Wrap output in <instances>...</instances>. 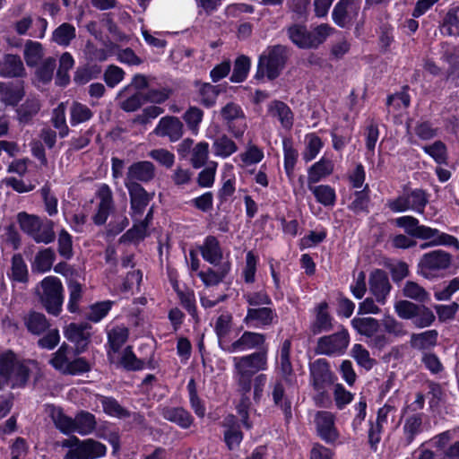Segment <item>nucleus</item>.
<instances>
[{"label":"nucleus","mask_w":459,"mask_h":459,"mask_svg":"<svg viewBox=\"0 0 459 459\" xmlns=\"http://www.w3.org/2000/svg\"><path fill=\"white\" fill-rule=\"evenodd\" d=\"M329 305L322 301L315 307V320L310 325V332L314 335L331 332L333 329V317L328 312Z\"/></svg>","instance_id":"nucleus-23"},{"label":"nucleus","mask_w":459,"mask_h":459,"mask_svg":"<svg viewBox=\"0 0 459 459\" xmlns=\"http://www.w3.org/2000/svg\"><path fill=\"white\" fill-rule=\"evenodd\" d=\"M233 316L230 313L221 314L216 319L214 333L218 339V345L221 350L226 352L227 346L231 342L230 333L231 331Z\"/></svg>","instance_id":"nucleus-33"},{"label":"nucleus","mask_w":459,"mask_h":459,"mask_svg":"<svg viewBox=\"0 0 459 459\" xmlns=\"http://www.w3.org/2000/svg\"><path fill=\"white\" fill-rule=\"evenodd\" d=\"M371 189L368 184L362 188L356 189L351 195L352 201L347 205V209L354 214H368L371 205Z\"/></svg>","instance_id":"nucleus-26"},{"label":"nucleus","mask_w":459,"mask_h":459,"mask_svg":"<svg viewBox=\"0 0 459 459\" xmlns=\"http://www.w3.org/2000/svg\"><path fill=\"white\" fill-rule=\"evenodd\" d=\"M309 377L313 389L320 396L325 395V388L334 383L337 379L331 370L330 363L326 359H316L309 363Z\"/></svg>","instance_id":"nucleus-11"},{"label":"nucleus","mask_w":459,"mask_h":459,"mask_svg":"<svg viewBox=\"0 0 459 459\" xmlns=\"http://www.w3.org/2000/svg\"><path fill=\"white\" fill-rule=\"evenodd\" d=\"M368 284L377 302H384L392 289L388 275L383 269H375L370 273Z\"/></svg>","instance_id":"nucleus-21"},{"label":"nucleus","mask_w":459,"mask_h":459,"mask_svg":"<svg viewBox=\"0 0 459 459\" xmlns=\"http://www.w3.org/2000/svg\"><path fill=\"white\" fill-rule=\"evenodd\" d=\"M183 123L178 117H162L153 129V134L160 137H168L170 142H178L184 133Z\"/></svg>","instance_id":"nucleus-19"},{"label":"nucleus","mask_w":459,"mask_h":459,"mask_svg":"<svg viewBox=\"0 0 459 459\" xmlns=\"http://www.w3.org/2000/svg\"><path fill=\"white\" fill-rule=\"evenodd\" d=\"M41 103L37 96L30 95L23 103L16 107L17 120L21 125H30L39 114Z\"/></svg>","instance_id":"nucleus-27"},{"label":"nucleus","mask_w":459,"mask_h":459,"mask_svg":"<svg viewBox=\"0 0 459 459\" xmlns=\"http://www.w3.org/2000/svg\"><path fill=\"white\" fill-rule=\"evenodd\" d=\"M350 342L351 336L348 329L340 325L336 333L317 339L315 351L316 354L329 357L342 356L345 354Z\"/></svg>","instance_id":"nucleus-9"},{"label":"nucleus","mask_w":459,"mask_h":459,"mask_svg":"<svg viewBox=\"0 0 459 459\" xmlns=\"http://www.w3.org/2000/svg\"><path fill=\"white\" fill-rule=\"evenodd\" d=\"M423 152L430 156L437 164H447V147L441 140L435 141L430 145L422 147Z\"/></svg>","instance_id":"nucleus-53"},{"label":"nucleus","mask_w":459,"mask_h":459,"mask_svg":"<svg viewBox=\"0 0 459 459\" xmlns=\"http://www.w3.org/2000/svg\"><path fill=\"white\" fill-rule=\"evenodd\" d=\"M114 304L115 301L113 300H103L91 304L87 319L92 323L100 322L108 316Z\"/></svg>","instance_id":"nucleus-55"},{"label":"nucleus","mask_w":459,"mask_h":459,"mask_svg":"<svg viewBox=\"0 0 459 459\" xmlns=\"http://www.w3.org/2000/svg\"><path fill=\"white\" fill-rule=\"evenodd\" d=\"M328 24L317 25L313 30H308L305 24L293 23L286 29L289 39L300 49L317 48L331 33Z\"/></svg>","instance_id":"nucleus-5"},{"label":"nucleus","mask_w":459,"mask_h":459,"mask_svg":"<svg viewBox=\"0 0 459 459\" xmlns=\"http://www.w3.org/2000/svg\"><path fill=\"white\" fill-rule=\"evenodd\" d=\"M62 446L68 448L63 459H98L106 456L108 448L103 443L93 439H80L73 435L62 441Z\"/></svg>","instance_id":"nucleus-7"},{"label":"nucleus","mask_w":459,"mask_h":459,"mask_svg":"<svg viewBox=\"0 0 459 459\" xmlns=\"http://www.w3.org/2000/svg\"><path fill=\"white\" fill-rule=\"evenodd\" d=\"M451 261L452 255L448 252L437 249L425 253L421 256L418 267L425 278H429L433 272L447 269Z\"/></svg>","instance_id":"nucleus-13"},{"label":"nucleus","mask_w":459,"mask_h":459,"mask_svg":"<svg viewBox=\"0 0 459 459\" xmlns=\"http://www.w3.org/2000/svg\"><path fill=\"white\" fill-rule=\"evenodd\" d=\"M125 186L130 198V215L134 220V217L144 213L154 194L148 193L140 183H125Z\"/></svg>","instance_id":"nucleus-14"},{"label":"nucleus","mask_w":459,"mask_h":459,"mask_svg":"<svg viewBox=\"0 0 459 459\" xmlns=\"http://www.w3.org/2000/svg\"><path fill=\"white\" fill-rule=\"evenodd\" d=\"M204 115V111L195 106L189 107L183 115V119L185 120L188 129L193 134H197L199 125L203 121Z\"/></svg>","instance_id":"nucleus-63"},{"label":"nucleus","mask_w":459,"mask_h":459,"mask_svg":"<svg viewBox=\"0 0 459 459\" xmlns=\"http://www.w3.org/2000/svg\"><path fill=\"white\" fill-rule=\"evenodd\" d=\"M403 438L401 441L403 446H409L422 432V413H414L406 418L403 427Z\"/></svg>","instance_id":"nucleus-34"},{"label":"nucleus","mask_w":459,"mask_h":459,"mask_svg":"<svg viewBox=\"0 0 459 459\" xmlns=\"http://www.w3.org/2000/svg\"><path fill=\"white\" fill-rule=\"evenodd\" d=\"M283 168L286 175L290 178L294 174V169L299 158V152L294 148L293 143L290 139H283Z\"/></svg>","instance_id":"nucleus-47"},{"label":"nucleus","mask_w":459,"mask_h":459,"mask_svg":"<svg viewBox=\"0 0 459 459\" xmlns=\"http://www.w3.org/2000/svg\"><path fill=\"white\" fill-rule=\"evenodd\" d=\"M403 294L404 297L414 299L418 302H427L429 299V292L415 281H408L403 289Z\"/></svg>","instance_id":"nucleus-59"},{"label":"nucleus","mask_w":459,"mask_h":459,"mask_svg":"<svg viewBox=\"0 0 459 459\" xmlns=\"http://www.w3.org/2000/svg\"><path fill=\"white\" fill-rule=\"evenodd\" d=\"M459 6H452L445 14L441 22V31L445 36H455L459 31Z\"/></svg>","instance_id":"nucleus-48"},{"label":"nucleus","mask_w":459,"mask_h":459,"mask_svg":"<svg viewBox=\"0 0 459 459\" xmlns=\"http://www.w3.org/2000/svg\"><path fill=\"white\" fill-rule=\"evenodd\" d=\"M330 135L333 148L336 152H342L352 139V129L334 127L331 130Z\"/></svg>","instance_id":"nucleus-54"},{"label":"nucleus","mask_w":459,"mask_h":459,"mask_svg":"<svg viewBox=\"0 0 459 459\" xmlns=\"http://www.w3.org/2000/svg\"><path fill=\"white\" fill-rule=\"evenodd\" d=\"M268 349L266 334L258 332L245 331L238 339L227 346V353H235L249 350L262 351Z\"/></svg>","instance_id":"nucleus-15"},{"label":"nucleus","mask_w":459,"mask_h":459,"mask_svg":"<svg viewBox=\"0 0 459 459\" xmlns=\"http://www.w3.org/2000/svg\"><path fill=\"white\" fill-rule=\"evenodd\" d=\"M56 66V62L54 57L46 58L35 71L37 80L43 84L49 83L53 79Z\"/></svg>","instance_id":"nucleus-60"},{"label":"nucleus","mask_w":459,"mask_h":459,"mask_svg":"<svg viewBox=\"0 0 459 459\" xmlns=\"http://www.w3.org/2000/svg\"><path fill=\"white\" fill-rule=\"evenodd\" d=\"M395 226L404 230L405 233L414 238L425 240V238L430 236V227L420 224V221L411 216L404 215L394 220Z\"/></svg>","instance_id":"nucleus-22"},{"label":"nucleus","mask_w":459,"mask_h":459,"mask_svg":"<svg viewBox=\"0 0 459 459\" xmlns=\"http://www.w3.org/2000/svg\"><path fill=\"white\" fill-rule=\"evenodd\" d=\"M333 167L334 165L331 160L322 157L307 169L308 185L318 183L323 178L330 176L333 171Z\"/></svg>","instance_id":"nucleus-36"},{"label":"nucleus","mask_w":459,"mask_h":459,"mask_svg":"<svg viewBox=\"0 0 459 459\" xmlns=\"http://www.w3.org/2000/svg\"><path fill=\"white\" fill-rule=\"evenodd\" d=\"M351 325L358 333L368 338L373 337L380 328V324L375 317H354Z\"/></svg>","instance_id":"nucleus-43"},{"label":"nucleus","mask_w":459,"mask_h":459,"mask_svg":"<svg viewBox=\"0 0 459 459\" xmlns=\"http://www.w3.org/2000/svg\"><path fill=\"white\" fill-rule=\"evenodd\" d=\"M279 370L281 377L273 385L272 398L275 406L281 408L286 420L292 417L291 401L285 394V385L293 386L297 383L290 358H280Z\"/></svg>","instance_id":"nucleus-4"},{"label":"nucleus","mask_w":459,"mask_h":459,"mask_svg":"<svg viewBox=\"0 0 459 459\" xmlns=\"http://www.w3.org/2000/svg\"><path fill=\"white\" fill-rule=\"evenodd\" d=\"M223 426L227 428L223 433V441L227 448L232 451L241 444L244 434L236 417L232 414L225 419Z\"/></svg>","instance_id":"nucleus-32"},{"label":"nucleus","mask_w":459,"mask_h":459,"mask_svg":"<svg viewBox=\"0 0 459 459\" xmlns=\"http://www.w3.org/2000/svg\"><path fill=\"white\" fill-rule=\"evenodd\" d=\"M53 40L61 46H67L76 37L74 25L64 22L53 31Z\"/></svg>","instance_id":"nucleus-57"},{"label":"nucleus","mask_w":459,"mask_h":459,"mask_svg":"<svg viewBox=\"0 0 459 459\" xmlns=\"http://www.w3.org/2000/svg\"><path fill=\"white\" fill-rule=\"evenodd\" d=\"M203 259L211 264L218 265L223 257V252L220 241L215 236L208 235L204 243L199 247Z\"/></svg>","instance_id":"nucleus-29"},{"label":"nucleus","mask_w":459,"mask_h":459,"mask_svg":"<svg viewBox=\"0 0 459 459\" xmlns=\"http://www.w3.org/2000/svg\"><path fill=\"white\" fill-rule=\"evenodd\" d=\"M317 436L328 445H334L340 437L335 427V417L331 411H317L315 419Z\"/></svg>","instance_id":"nucleus-17"},{"label":"nucleus","mask_w":459,"mask_h":459,"mask_svg":"<svg viewBox=\"0 0 459 459\" xmlns=\"http://www.w3.org/2000/svg\"><path fill=\"white\" fill-rule=\"evenodd\" d=\"M30 366L37 367L38 361L20 358L11 349L3 351L0 354V390L8 385L12 389L24 388L30 378Z\"/></svg>","instance_id":"nucleus-1"},{"label":"nucleus","mask_w":459,"mask_h":459,"mask_svg":"<svg viewBox=\"0 0 459 459\" xmlns=\"http://www.w3.org/2000/svg\"><path fill=\"white\" fill-rule=\"evenodd\" d=\"M26 95L25 82L22 80L5 82L1 102L6 107H17Z\"/></svg>","instance_id":"nucleus-28"},{"label":"nucleus","mask_w":459,"mask_h":459,"mask_svg":"<svg viewBox=\"0 0 459 459\" xmlns=\"http://www.w3.org/2000/svg\"><path fill=\"white\" fill-rule=\"evenodd\" d=\"M186 389L189 396V403L192 410L198 418H204L205 416V405L200 399L197 393V385L195 378H190Z\"/></svg>","instance_id":"nucleus-52"},{"label":"nucleus","mask_w":459,"mask_h":459,"mask_svg":"<svg viewBox=\"0 0 459 459\" xmlns=\"http://www.w3.org/2000/svg\"><path fill=\"white\" fill-rule=\"evenodd\" d=\"M406 195L409 197L411 210L418 213H423L429 203L426 191L421 188H415Z\"/></svg>","instance_id":"nucleus-64"},{"label":"nucleus","mask_w":459,"mask_h":459,"mask_svg":"<svg viewBox=\"0 0 459 459\" xmlns=\"http://www.w3.org/2000/svg\"><path fill=\"white\" fill-rule=\"evenodd\" d=\"M394 311L400 318L411 320L416 328L429 327L436 320L435 314L429 307L406 299L396 301Z\"/></svg>","instance_id":"nucleus-8"},{"label":"nucleus","mask_w":459,"mask_h":459,"mask_svg":"<svg viewBox=\"0 0 459 459\" xmlns=\"http://www.w3.org/2000/svg\"><path fill=\"white\" fill-rule=\"evenodd\" d=\"M430 230L432 231L429 233L430 236L425 238V240H429V242L422 244L421 248L428 247L446 246L459 249V240L455 236L442 232L439 230L431 227Z\"/></svg>","instance_id":"nucleus-38"},{"label":"nucleus","mask_w":459,"mask_h":459,"mask_svg":"<svg viewBox=\"0 0 459 459\" xmlns=\"http://www.w3.org/2000/svg\"><path fill=\"white\" fill-rule=\"evenodd\" d=\"M12 279L17 282L28 281V267L21 254L12 257Z\"/></svg>","instance_id":"nucleus-62"},{"label":"nucleus","mask_w":459,"mask_h":459,"mask_svg":"<svg viewBox=\"0 0 459 459\" xmlns=\"http://www.w3.org/2000/svg\"><path fill=\"white\" fill-rule=\"evenodd\" d=\"M259 257L250 250L246 255V264L242 271L243 281L246 284H253L255 281V274Z\"/></svg>","instance_id":"nucleus-56"},{"label":"nucleus","mask_w":459,"mask_h":459,"mask_svg":"<svg viewBox=\"0 0 459 459\" xmlns=\"http://www.w3.org/2000/svg\"><path fill=\"white\" fill-rule=\"evenodd\" d=\"M103 412L110 417L126 419L131 416L130 411L123 407L113 396L100 395L99 398Z\"/></svg>","instance_id":"nucleus-39"},{"label":"nucleus","mask_w":459,"mask_h":459,"mask_svg":"<svg viewBox=\"0 0 459 459\" xmlns=\"http://www.w3.org/2000/svg\"><path fill=\"white\" fill-rule=\"evenodd\" d=\"M0 76L4 78H22L26 70L20 56L5 54L0 60Z\"/></svg>","instance_id":"nucleus-25"},{"label":"nucleus","mask_w":459,"mask_h":459,"mask_svg":"<svg viewBox=\"0 0 459 459\" xmlns=\"http://www.w3.org/2000/svg\"><path fill=\"white\" fill-rule=\"evenodd\" d=\"M251 67V59L245 55L238 56L233 65V71L230 81L235 83H240L247 80Z\"/></svg>","instance_id":"nucleus-46"},{"label":"nucleus","mask_w":459,"mask_h":459,"mask_svg":"<svg viewBox=\"0 0 459 459\" xmlns=\"http://www.w3.org/2000/svg\"><path fill=\"white\" fill-rule=\"evenodd\" d=\"M118 366L126 371H139L144 368L145 361L136 357L133 347L126 346L118 361Z\"/></svg>","instance_id":"nucleus-45"},{"label":"nucleus","mask_w":459,"mask_h":459,"mask_svg":"<svg viewBox=\"0 0 459 459\" xmlns=\"http://www.w3.org/2000/svg\"><path fill=\"white\" fill-rule=\"evenodd\" d=\"M161 416L182 429H188L195 422L193 415L181 406L165 407L161 411Z\"/></svg>","instance_id":"nucleus-31"},{"label":"nucleus","mask_w":459,"mask_h":459,"mask_svg":"<svg viewBox=\"0 0 459 459\" xmlns=\"http://www.w3.org/2000/svg\"><path fill=\"white\" fill-rule=\"evenodd\" d=\"M56 260V254L51 247L44 248L39 250L34 258V262L31 264L33 272L45 273L49 272Z\"/></svg>","instance_id":"nucleus-42"},{"label":"nucleus","mask_w":459,"mask_h":459,"mask_svg":"<svg viewBox=\"0 0 459 459\" xmlns=\"http://www.w3.org/2000/svg\"><path fill=\"white\" fill-rule=\"evenodd\" d=\"M438 333L437 330H428L420 333H412L410 344L420 351L429 350L437 345Z\"/></svg>","instance_id":"nucleus-40"},{"label":"nucleus","mask_w":459,"mask_h":459,"mask_svg":"<svg viewBox=\"0 0 459 459\" xmlns=\"http://www.w3.org/2000/svg\"><path fill=\"white\" fill-rule=\"evenodd\" d=\"M194 86L196 89L199 102L203 107L211 108L216 105L217 99L221 93L220 85H212L210 82H203L200 80H195Z\"/></svg>","instance_id":"nucleus-30"},{"label":"nucleus","mask_w":459,"mask_h":459,"mask_svg":"<svg viewBox=\"0 0 459 459\" xmlns=\"http://www.w3.org/2000/svg\"><path fill=\"white\" fill-rule=\"evenodd\" d=\"M20 229L36 243L50 244L56 239L54 222L48 219H41L35 214L21 212L17 215Z\"/></svg>","instance_id":"nucleus-6"},{"label":"nucleus","mask_w":459,"mask_h":459,"mask_svg":"<svg viewBox=\"0 0 459 459\" xmlns=\"http://www.w3.org/2000/svg\"><path fill=\"white\" fill-rule=\"evenodd\" d=\"M98 438L106 440L112 446V454L116 455L121 449V433L120 429L116 423L105 420L97 425L94 431Z\"/></svg>","instance_id":"nucleus-24"},{"label":"nucleus","mask_w":459,"mask_h":459,"mask_svg":"<svg viewBox=\"0 0 459 459\" xmlns=\"http://www.w3.org/2000/svg\"><path fill=\"white\" fill-rule=\"evenodd\" d=\"M316 202L328 207L333 206L336 203L335 189L329 185H319L316 186H309Z\"/></svg>","instance_id":"nucleus-49"},{"label":"nucleus","mask_w":459,"mask_h":459,"mask_svg":"<svg viewBox=\"0 0 459 459\" xmlns=\"http://www.w3.org/2000/svg\"><path fill=\"white\" fill-rule=\"evenodd\" d=\"M155 178V166L152 161L133 162L127 169L125 183H149Z\"/></svg>","instance_id":"nucleus-20"},{"label":"nucleus","mask_w":459,"mask_h":459,"mask_svg":"<svg viewBox=\"0 0 459 459\" xmlns=\"http://www.w3.org/2000/svg\"><path fill=\"white\" fill-rule=\"evenodd\" d=\"M91 328L88 323H71L65 330V338L74 344V355L79 356L87 351L91 336L88 330Z\"/></svg>","instance_id":"nucleus-16"},{"label":"nucleus","mask_w":459,"mask_h":459,"mask_svg":"<svg viewBox=\"0 0 459 459\" xmlns=\"http://www.w3.org/2000/svg\"><path fill=\"white\" fill-rule=\"evenodd\" d=\"M268 112L279 119L284 129L290 130L293 126L294 114L285 102L274 100L268 106Z\"/></svg>","instance_id":"nucleus-35"},{"label":"nucleus","mask_w":459,"mask_h":459,"mask_svg":"<svg viewBox=\"0 0 459 459\" xmlns=\"http://www.w3.org/2000/svg\"><path fill=\"white\" fill-rule=\"evenodd\" d=\"M212 149L215 156L228 158L238 151V145L227 134H222L214 140Z\"/></svg>","instance_id":"nucleus-50"},{"label":"nucleus","mask_w":459,"mask_h":459,"mask_svg":"<svg viewBox=\"0 0 459 459\" xmlns=\"http://www.w3.org/2000/svg\"><path fill=\"white\" fill-rule=\"evenodd\" d=\"M243 299L248 305L247 307H259L273 306V299L265 290L247 291L243 293Z\"/></svg>","instance_id":"nucleus-51"},{"label":"nucleus","mask_w":459,"mask_h":459,"mask_svg":"<svg viewBox=\"0 0 459 459\" xmlns=\"http://www.w3.org/2000/svg\"><path fill=\"white\" fill-rule=\"evenodd\" d=\"M24 325L29 333L40 335L49 326V323L43 313L30 311L24 318Z\"/></svg>","instance_id":"nucleus-41"},{"label":"nucleus","mask_w":459,"mask_h":459,"mask_svg":"<svg viewBox=\"0 0 459 459\" xmlns=\"http://www.w3.org/2000/svg\"><path fill=\"white\" fill-rule=\"evenodd\" d=\"M327 238V230L322 228L320 230H310L307 235L299 241L300 250L307 249L319 245Z\"/></svg>","instance_id":"nucleus-61"},{"label":"nucleus","mask_w":459,"mask_h":459,"mask_svg":"<svg viewBox=\"0 0 459 459\" xmlns=\"http://www.w3.org/2000/svg\"><path fill=\"white\" fill-rule=\"evenodd\" d=\"M276 309L271 306L259 307H247L243 324L248 328L267 329L277 323Z\"/></svg>","instance_id":"nucleus-12"},{"label":"nucleus","mask_w":459,"mask_h":459,"mask_svg":"<svg viewBox=\"0 0 459 459\" xmlns=\"http://www.w3.org/2000/svg\"><path fill=\"white\" fill-rule=\"evenodd\" d=\"M291 54L290 47L282 44L268 46L258 56L254 80L263 82L265 78L273 82L285 69Z\"/></svg>","instance_id":"nucleus-3"},{"label":"nucleus","mask_w":459,"mask_h":459,"mask_svg":"<svg viewBox=\"0 0 459 459\" xmlns=\"http://www.w3.org/2000/svg\"><path fill=\"white\" fill-rule=\"evenodd\" d=\"M234 377L238 391L247 395L252 389L255 375L268 368V349L255 351L241 357H234Z\"/></svg>","instance_id":"nucleus-2"},{"label":"nucleus","mask_w":459,"mask_h":459,"mask_svg":"<svg viewBox=\"0 0 459 459\" xmlns=\"http://www.w3.org/2000/svg\"><path fill=\"white\" fill-rule=\"evenodd\" d=\"M75 431L81 435H89L97 429V420L94 414L87 411H79L75 418Z\"/></svg>","instance_id":"nucleus-44"},{"label":"nucleus","mask_w":459,"mask_h":459,"mask_svg":"<svg viewBox=\"0 0 459 459\" xmlns=\"http://www.w3.org/2000/svg\"><path fill=\"white\" fill-rule=\"evenodd\" d=\"M42 296L41 303L46 311L57 316L62 311L63 285L61 280L55 276H48L41 281Z\"/></svg>","instance_id":"nucleus-10"},{"label":"nucleus","mask_w":459,"mask_h":459,"mask_svg":"<svg viewBox=\"0 0 459 459\" xmlns=\"http://www.w3.org/2000/svg\"><path fill=\"white\" fill-rule=\"evenodd\" d=\"M93 117V112L86 105L74 102L70 109V124L74 126L86 122Z\"/></svg>","instance_id":"nucleus-58"},{"label":"nucleus","mask_w":459,"mask_h":459,"mask_svg":"<svg viewBox=\"0 0 459 459\" xmlns=\"http://www.w3.org/2000/svg\"><path fill=\"white\" fill-rule=\"evenodd\" d=\"M359 9L356 0H339L333 9L332 19L338 27L348 28L357 19Z\"/></svg>","instance_id":"nucleus-18"},{"label":"nucleus","mask_w":459,"mask_h":459,"mask_svg":"<svg viewBox=\"0 0 459 459\" xmlns=\"http://www.w3.org/2000/svg\"><path fill=\"white\" fill-rule=\"evenodd\" d=\"M129 336V331L126 327L116 326L108 332L107 355L111 361V352L117 353L123 345L126 342Z\"/></svg>","instance_id":"nucleus-37"}]
</instances>
